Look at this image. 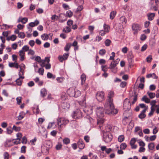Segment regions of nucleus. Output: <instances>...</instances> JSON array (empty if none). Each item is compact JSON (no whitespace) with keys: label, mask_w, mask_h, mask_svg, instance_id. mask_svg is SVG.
Listing matches in <instances>:
<instances>
[{"label":"nucleus","mask_w":159,"mask_h":159,"mask_svg":"<svg viewBox=\"0 0 159 159\" xmlns=\"http://www.w3.org/2000/svg\"><path fill=\"white\" fill-rule=\"evenodd\" d=\"M114 93L112 91H110L108 94V99L104 104L105 112L108 114H116L118 112L117 109L115 108L113 102Z\"/></svg>","instance_id":"f257e3e1"},{"label":"nucleus","mask_w":159,"mask_h":159,"mask_svg":"<svg viewBox=\"0 0 159 159\" xmlns=\"http://www.w3.org/2000/svg\"><path fill=\"white\" fill-rule=\"evenodd\" d=\"M104 109L102 107H98L96 110L97 115L98 117L97 119V123L98 125H100L102 124L104 122V119L103 116H104ZM101 128V126L99 125Z\"/></svg>","instance_id":"f03ea898"},{"label":"nucleus","mask_w":159,"mask_h":159,"mask_svg":"<svg viewBox=\"0 0 159 159\" xmlns=\"http://www.w3.org/2000/svg\"><path fill=\"white\" fill-rule=\"evenodd\" d=\"M57 120L58 128L59 129H61L69 122V120L64 118H60L57 119Z\"/></svg>","instance_id":"7ed1b4c3"},{"label":"nucleus","mask_w":159,"mask_h":159,"mask_svg":"<svg viewBox=\"0 0 159 159\" xmlns=\"http://www.w3.org/2000/svg\"><path fill=\"white\" fill-rule=\"evenodd\" d=\"M72 116L74 119H78L82 117V114L80 110L77 109L74 111Z\"/></svg>","instance_id":"20e7f679"},{"label":"nucleus","mask_w":159,"mask_h":159,"mask_svg":"<svg viewBox=\"0 0 159 159\" xmlns=\"http://www.w3.org/2000/svg\"><path fill=\"white\" fill-rule=\"evenodd\" d=\"M103 139L105 142L108 143L111 140L113 137L111 134L109 132L103 133Z\"/></svg>","instance_id":"39448f33"},{"label":"nucleus","mask_w":159,"mask_h":159,"mask_svg":"<svg viewBox=\"0 0 159 159\" xmlns=\"http://www.w3.org/2000/svg\"><path fill=\"white\" fill-rule=\"evenodd\" d=\"M123 108L125 111L129 110L131 108L130 101L127 98H126L124 101Z\"/></svg>","instance_id":"423d86ee"},{"label":"nucleus","mask_w":159,"mask_h":159,"mask_svg":"<svg viewBox=\"0 0 159 159\" xmlns=\"http://www.w3.org/2000/svg\"><path fill=\"white\" fill-rule=\"evenodd\" d=\"M97 99L99 102H102L104 99V93L103 92H98L96 95Z\"/></svg>","instance_id":"0eeeda50"},{"label":"nucleus","mask_w":159,"mask_h":159,"mask_svg":"<svg viewBox=\"0 0 159 159\" xmlns=\"http://www.w3.org/2000/svg\"><path fill=\"white\" fill-rule=\"evenodd\" d=\"M132 30L134 31V34H136L137 32L140 31L141 29V27L140 25L138 24H133L132 25Z\"/></svg>","instance_id":"6e6552de"},{"label":"nucleus","mask_w":159,"mask_h":159,"mask_svg":"<svg viewBox=\"0 0 159 159\" xmlns=\"http://www.w3.org/2000/svg\"><path fill=\"white\" fill-rule=\"evenodd\" d=\"M118 64V62L117 61H112L109 67H108L109 69H110L112 72H113V69H114L116 66Z\"/></svg>","instance_id":"1a4fd4ad"},{"label":"nucleus","mask_w":159,"mask_h":159,"mask_svg":"<svg viewBox=\"0 0 159 159\" xmlns=\"http://www.w3.org/2000/svg\"><path fill=\"white\" fill-rule=\"evenodd\" d=\"M77 143L78 146L80 149H82L84 148V144L82 139H80Z\"/></svg>","instance_id":"9d476101"},{"label":"nucleus","mask_w":159,"mask_h":159,"mask_svg":"<svg viewBox=\"0 0 159 159\" xmlns=\"http://www.w3.org/2000/svg\"><path fill=\"white\" fill-rule=\"evenodd\" d=\"M75 90L74 88H71L67 90V92L70 96V97H74V93H75Z\"/></svg>","instance_id":"9b49d317"},{"label":"nucleus","mask_w":159,"mask_h":159,"mask_svg":"<svg viewBox=\"0 0 159 159\" xmlns=\"http://www.w3.org/2000/svg\"><path fill=\"white\" fill-rule=\"evenodd\" d=\"M49 149L52 146V142L50 141H46L45 142L43 146Z\"/></svg>","instance_id":"f8f14e48"},{"label":"nucleus","mask_w":159,"mask_h":159,"mask_svg":"<svg viewBox=\"0 0 159 159\" xmlns=\"http://www.w3.org/2000/svg\"><path fill=\"white\" fill-rule=\"evenodd\" d=\"M19 56L20 57V61H23L24 59V57L25 56V52L24 51L20 50L19 52Z\"/></svg>","instance_id":"ddd939ff"},{"label":"nucleus","mask_w":159,"mask_h":159,"mask_svg":"<svg viewBox=\"0 0 159 159\" xmlns=\"http://www.w3.org/2000/svg\"><path fill=\"white\" fill-rule=\"evenodd\" d=\"M49 149L48 148L43 146L42 147V152L45 155L48 154L49 152Z\"/></svg>","instance_id":"4468645a"},{"label":"nucleus","mask_w":159,"mask_h":159,"mask_svg":"<svg viewBox=\"0 0 159 159\" xmlns=\"http://www.w3.org/2000/svg\"><path fill=\"white\" fill-rule=\"evenodd\" d=\"M39 24V21L38 20H36L34 22H31L29 24V25L31 27H34L37 25Z\"/></svg>","instance_id":"2eb2a0df"},{"label":"nucleus","mask_w":159,"mask_h":159,"mask_svg":"<svg viewBox=\"0 0 159 159\" xmlns=\"http://www.w3.org/2000/svg\"><path fill=\"white\" fill-rule=\"evenodd\" d=\"M61 106L63 109H67L70 107V105L67 102H64L63 103Z\"/></svg>","instance_id":"dca6fc26"},{"label":"nucleus","mask_w":159,"mask_h":159,"mask_svg":"<svg viewBox=\"0 0 159 159\" xmlns=\"http://www.w3.org/2000/svg\"><path fill=\"white\" fill-rule=\"evenodd\" d=\"M24 70H23L21 68V67H20V70L19 73V78H20L22 79H23L24 78V77L23 76H22V75H24Z\"/></svg>","instance_id":"f3484780"},{"label":"nucleus","mask_w":159,"mask_h":159,"mask_svg":"<svg viewBox=\"0 0 159 159\" xmlns=\"http://www.w3.org/2000/svg\"><path fill=\"white\" fill-rule=\"evenodd\" d=\"M81 84L83 85L86 79V75L84 74H83L81 75Z\"/></svg>","instance_id":"a211bd4d"},{"label":"nucleus","mask_w":159,"mask_h":159,"mask_svg":"<svg viewBox=\"0 0 159 159\" xmlns=\"http://www.w3.org/2000/svg\"><path fill=\"white\" fill-rule=\"evenodd\" d=\"M16 136L17 137L16 139L19 140V141L18 142H14V143L16 144L20 143V140L21 138L22 137V134L21 133H19L17 134Z\"/></svg>","instance_id":"6ab92c4d"},{"label":"nucleus","mask_w":159,"mask_h":159,"mask_svg":"<svg viewBox=\"0 0 159 159\" xmlns=\"http://www.w3.org/2000/svg\"><path fill=\"white\" fill-rule=\"evenodd\" d=\"M148 20H152L154 18L155 16L154 13H151L147 15Z\"/></svg>","instance_id":"aec40b11"},{"label":"nucleus","mask_w":159,"mask_h":159,"mask_svg":"<svg viewBox=\"0 0 159 159\" xmlns=\"http://www.w3.org/2000/svg\"><path fill=\"white\" fill-rule=\"evenodd\" d=\"M40 93L41 96L43 97L46 96L47 94L46 90V89L44 88H43L41 89Z\"/></svg>","instance_id":"412c9836"},{"label":"nucleus","mask_w":159,"mask_h":159,"mask_svg":"<svg viewBox=\"0 0 159 159\" xmlns=\"http://www.w3.org/2000/svg\"><path fill=\"white\" fill-rule=\"evenodd\" d=\"M25 115V113L23 111L20 112V113L19 115L18 116L17 120H21L22 119H23L24 118Z\"/></svg>","instance_id":"4be33fe9"},{"label":"nucleus","mask_w":159,"mask_h":159,"mask_svg":"<svg viewBox=\"0 0 159 159\" xmlns=\"http://www.w3.org/2000/svg\"><path fill=\"white\" fill-rule=\"evenodd\" d=\"M103 27L105 32L107 33L109 32L110 30V27L109 26L106 24H104L103 25Z\"/></svg>","instance_id":"5701e85b"},{"label":"nucleus","mask_w":159,"mask_h":159,"mask_svg":"<svg viewBox=\"0 0 159 159\" xmlns=\"http://www.w3.org/2000/svg\"><path fill=\"white\" fill-rule=\"evenodd\" d=\"M116 13V12L115 11H111L110 15V18L111 20L113 19L115 17Z\"/></svg>","instance_id":"b1692460"},{"label":"nucleus","mask_w":159,"mask_h":159,"mask_svg":"<svg viewBox=\"0 0 159 159\" xmlns=\"http://www.w3.org/2000/svg\"><path fill=\"white\" fill-rule=\"evenodd\" d=\"M48 35L46 34H44L41 35V38L43 40H48Z\"/></svg>","instance_id":"393cba45"},{"label":"nucleus","mask_w":159,"mask_h":159,"mask_svg":"<svg viewBox=\"0 0 159 159\" xmlns=\"http://www.w3.org/2000/svg\"><path fill=\"white\" fill-rule=\"evenodd\" d=\"M147 94H148V95L149 98L152 99L154 98L156 96L155 93H154L150 92H147Z\"/></svg>","instance_id":"a878e982"},{"label":"nucleus","mask_w":159,"mask_h":159,"mask_svg":"<svg viewBox=\"0 0 159 159\" xmlns=\"http://www.w3.org/2000/svg\"><path fill=\"white\" fill-rule=\"evenodd\" d=\"M74 97L75 98H77L81 95V92L79 90L77 89H76L75 90V93H74Z\"/></svg>","instance_id":"bb28decb"},{"label":"nucleus","mask_w":159,"mask_h":159,"mask_svg":"<svg viewBox=\"0 0 159 159\" xmlns=\"http://www.w3.org/2000/svg\"><path fill=\"white\" fill-rule=\"evenodd\" d=\"M142 100L144 101L146 103H149L150 102V99L147 98L146 96H144L142 98Z\"/></svg>","instance_id":"cd10ccee"},{"label":"nucleus","mask_w":159,"mask_h":159,"mask_svg":"<svg viewBox=\"0 0 159 159\" xmlns=\"http://www.w3.org/2000/svg\"><path fill=\"white\" fill-rule=\"evenodd\" d=\"M73 12L70 10H69L66 11V16L70 17L73 16Z\"/></svg>","instance_id":"c85d7f7f"},{"label":"nucleus","mask_w":159,"mask_h":159,"mask_svg":"<svg viewBox=\"0 0 159 159\" xmlns=\"http://www.w3.org/2000/svg\"><path fill=\"white\" fill-rule=\"evenodd\" d=\"M71 44L70 43H67L66 44V47H65L64 50L66 51H68L71 46Z\"/></svg>","instance_id":"c756f323"},{"label":"nucleus","mask_w":159,"mask_h":159,"mask_svg":"<svg viewBox=\"0 0 159 159\" xmlns=\"http://www.w3.org/2000/svg\"><path fill=\"white\" fill-rule=\"evenodd\" d=\"M120 20L122 23L125 24L126 23V19L124 16H122L120 18Z\"/></svg>","instance_id":"7c9ffc66"},{"label":"nucleus","mask_w":159,"mask_h":159,"mask_svg":"<svg viewBox=\"0 0 159 159\" xmlns=\"http://www.w3.org/2000/svg\"><path fill=\"white\" fill-rule=\"evenodd\" d=\"M47 77L48 78H52L54 79L55 78V75H53L50 72H48L47 74Z\"/></svg>","instance_id":"2f4dec72"},{"label":"nucleus","mask_w":159,"mask_h":159,"mask_svg":"<svg viewBox=\"0 0 159 159\" xmlns=\"http://www.w3.org/2000/svg\"><path fill=\"white\" fill-rule=\"evenodd\" d=\"M153 76H155V79H157L158 78L156 74L154 73L148 74L146 75V77L147 78H149L150 77H153Z\"/></svg>","instance_id":"473e14b6"},{"label":"nucleus","mask_w":159,"mask_h":159,"mask_svg":"<svg viewBox=\"0 0 159 159\" xmlns=\"http://www.w3.org/2000/svg\"><path fill=\"white\" fill-rule=\"evenodd\" d=\"M127 147V145L125 143H122L120 145V148L121 149H125Z\"/></svg>","instance_id":"72a5a7b5"},{"label":"nucleus","mask_w":159,"mask_h":159,"mask_svg":"<svg viewBox=\"0 0 159 159\" xmlns=\"http://www.w3.org/2000/svg\"><path fill=\"white\" fill-rule=\"evenodd\" d=\"M125 137L123 135H120L118 137V141L120 143L123 141Z\"/></svg>","instance_id":"f704fd0d"},{"label":"nucleus","mask_w":159,"mask_h":159,"mask_svg":"<svg viewBox=\"0 0 159 159\" xmlns=\"http://www.w3.org/2000/svg\"><path fill=\"white\" fill-rule=\"evenodd\" d=\"M18 37L21 39H24L25 37V34L23 32H20L18 35Z\"/></svg>","instance_id":"c9c22d12"},{"label":"nucleus","mask_w":159,"mask_h":159,"mask_svg":"<svg viewBox=\"0 0 159 159\" xmlns=\"http://www.w3.org/2000/svg\"><path fill=\"white\" fill-rule=\"evenodd\" d=\"M111 42V41L109 39H107L105 41V45L106 46H109Z\"/></svg>","instance_id":"e433bc0d"},{"label":"nucleus","mask_w":159,"mask_h":159,"mask_svg":"<svg viewBox=\"0 0 159 159\" xmlns=\"http://www.w3.org/2000/svg\"><path fill=\"white\" fill-rule=\"evenodd\" d=\"M148 147L150 150H153L154 148V143H149L148 145Z\"/></svg>","instance_id":"4c0bfd02"},{"label":"nucleus","mask_w":159,"mask_h":159,"mask_svg":"<svg viewBox=\"0 0 159 159\" xmlns=\"http://www.w3.org/2000/svg\"><path fill=\"white\" fill-rule=\"evenodd\" d=\"M20 79H21V78H19L17 79L16 80V84L18 85H19V86L21 85L22 84V80H20Z\"/></svg>","instance_id":"58836bf2"},{"label":"nucleus","mask_w":159,"mask_h":159,"mask_svg":"<svg viewBox=\"0 0 159 159\" xmlns=\"http://www.w3.org/2000/svg\"><path fill=\"white\" fill-rule=\"evenodd\" d=\"M63 32L66 33H68L70 32L71 31V29L70 27H66V29L65 28H64L63 29Z\"/></svg>","instance_id":"ea45409f"},{"label":"nucleus","mask_w":159,"mask_h":159,"mask_svg":"<svg viewBox=\"0 0 159 159\" xmlns=\"http://www.w3.org/2000/svg\"><path fill=\"white\" fill-rule=\"evenodd\" d=\"M29 47L27 45L24 46L22 48L21 50L24 51V52L27 51L29 50Z\"/></svg>","instance_id":"a19ab883"},{"label":"nucleus","mask_w":159,"mask_h":159,"mask_svg":"<svg viewBox=\"0 0 159 159\" xmlns=\"http://www.w3.org/2000/svg\"><path fill=\"white\" fill-rule=\"evenodd\" d=\"M133 97V101L132 102V104H134L137 100V96L136 95H135Z\"/></svg>","instance_id":"79ce46f5"},{"label":"nucleus","mask_w":159,"mask_h":159,"mask_svg":"<svg viewBox=\"0 0 159 159\" xmlns=\"http://www.w3.org/2000/svg\"><path fill=\"white\" fill-rule=\"evenodd\" d=\"M106 52V51L104 49H102L99 51V54L101 56L104 55Z\"/></svg>","instance_id":"37998d69"},{"label":"nucleus","mask_w":159,"mask_h":159,"mask_svg":"<svg viewBox=\"0 0 159 159\" xmlns=\"http://www.w3.org/2000/svg\"><path fill=\"white\" fill-rule=\"evenodd\" d=\"M63 142L65 144H68L70 143V139L67 138H65L63 140Z\"/></svg>","instance_id":"c03bdc74"},{"label":"nucleus","mask_w":159,"mask_h":159,"mask_svg":"<svg viewBox=\"0 0 159 159\" xmlns=\"http://www.w3.org/2000/svg\"><path fill=\"white\" fill-rule=\"evenodd\" d=\"M44 71V69L42 68H39V69L38 72L40 75H43Z\"/></svg>","instance_id":"a18cd8bd"},{"label":"nucleus","mask_w":159,"mask_h":159,"mask_svg":"<svg viewBox=\"0 0 159 159\" xmlns=\"http://www.w3.org/2000/svg\"><path fill=\"white\" fill-rule=\"evenodd\" d=\"M63 7L66 10H67L70 9V7L69 6L66 4H63L62 5Z\"/></svg>","instance_id":"49530a36"},{"label":"nucleus","mask_w":159,"mask_h":159,"mask_svg":"<svg viewBox=\"0 0 159 159\" xmlns=\"http://www.w3.org/2000/svg\"><path fill=\"white\" fill-rule=\"evenodd\" d=\"M152 60V57L151 55H149L146 59V61L148 62H150Z\"/></svg>","instance_id":"de8ad7c7"},{"label":"nucleus","mask_w":159,"mask_h":159,"mask_svg":"<svg viewBox=\"0 0 159 159\" xmlns=\"http://www.w3.org/2000/svg\"><path fill=\"white\" fill-rule=\"evenodd\" d=\"M156 86L154 84L151 85L149 86V89L151 91H153L156 89Z\"/></svg>","instance_id":"09e8293b"},{"label":"nucleus","mask_w":159,"mask_h":159,"mask_svg":"<svg viewBox=\"0 0 159 159\" xmlns=\"http://www.w3.org/2000/svg\"><path fill=\"white\" fill-rule=\"evenodd\" d=\"M13 129L11 127H8L7 128V132L8 134H11L12 132Z\"/></svg>","instance_id":"8fccbe9b"},{"label":"nucleus","mask_w":159,"mask_h":159,"mask_svg":"<svg viewBox=\"0 0 159 159\" xmlns=\"http://www.w3.org/2000/svg\"><path fill=\"white\" fill-rule=\"evenodd\" d=\"M51 19L53 20H57L58 19V17L56 15H54L52 16Z\"/></svg>","instance_id":"3c124183"},{"label":"nucleus","mask_w":159,"mask_h":159,"mask_svg":"<svg viewBox=\"0 0 159 159\" xmlns=\"http://www.w3.org/2000/svg\"><path fill=\"white\" fill-rule=\"evenodd\" d=\"M63 77H57L56 79L57 82L59 83H62L63 81Z\"/></svg>","instance_id":"603ef678"},{"label":"nucleus","mask_w":159,"mask_h":159,"mask_svg":"<svg viewBox=\"0 0 159 159\" xmlns=\"http://www.w3.org/2000/svg\"><path fill=\"white\" fill-rule=\"evenodd\" d=\"M73 23V21L71 20H68L67 22V25L70 26H71L72 25Z\"/></svg>","instance_id":"864d4df0"},{"label":"nucleus","mask_w":159,"mask_h":159,"mask_svg":"<svg viewBox=\"0 0 159 159\" xmlns=\"http://www.w3.org/2000/svg\"><path fill=\"white\" fill-rule=\"evenodd\" d=\"M27 18L26 17L22 18L21 22L23 24H25L27 22Z\"/></svg>","instance_id":"5fc2aeb1"},{"label":"nucleus","mask_w":159,"mask_h":159,"mask_svg":"<svg viewBox=\"0 0 159 159\" xmlns=\"http://www.w3.org/2000/svg\"><path fill=\"white\" fill-rule=\"evenodd\" d=\"M26 148V146H23L21 148V153H25L26 152V151H25Z\"/></svg>","instance_id":"6e6d98bb"},{"label":"nucleus","mask_w":159,"mask_h":159,"mask_svg":"<svg viewBox=\"0 0 159 159\" xmlns=\"http://www.w3.org/2000/svg\"><path fill=\"white\" fill-rule=\"evenodd\" d=\"M29 44L31 47H33L35 44V42L34 40H31L29 42Z\"/></svg>","instance_id":"4d7b16f0"},{"label":"nucleus","mask_w":159,"mask_h":159,"mask_svg":"<svg viewBox=\"0 0 159 159\" xmlns=\"http://www.w3.org/2000/svg\"><path fill=\"white\" fill-rule=\"evenodd\" d=\"M4 159H8L9 154L7 152H5L4 154Z\"/></svg>","instance_id":"13d9d810"},{"label":"nucleus","mask_w":159,"mask_h":159,"mask_svg":"<svg viewBox=\"0 0 159 159\" xmlns=\"http://www.w3.org/2000/svg\"><path fill=\"white\" fill-rule=\"evenodd\" d=\"M16 100L17 101V104H20L21 102V98L20 97H17L16 98Z\"/></svg>","instance_id":"bf43d9fd"},{"label":"nucleus","mask_w":159,"mask_h":159,"mask_svg":"<svg viewBox=\"0 0 159 159\" xmlns=\"http://www.w3.org/2000/svg\"><path fill=\"white\" fill-rule=\"evenodd\" d=\"M135 139L134 138L132 139L130 142V145H133V144H134L135 142Z\"/></svg>","instance_id":"052dcab7"},{"label":"nucleus","mask_w":159,"mask_h":159,"mask_svg":"<svg viewBox=\"0 0 159 159\" xmlns=\"http://www.w3.org/2000/svg\"><path fill=\"white\" fill-rule=\"evenodd\" d=\"M12 129L16 131H19L20 130V127H17L14 125L13 126Z\"/></svg>","instance_id":"680f3d73"},{"label":"nucleus","mask_w":159,"mask_h":159,"mask_svg":"<svg viewBox=\"0 0 159 159\" xmlns=\"http://www.w3.org/2000/svg\"><path fill=\"white\" fill-rule=\"evenodd\" d=\"M107 33L103 30H101L99 31V34L102 36H104Z\"/></svg>","instance_id":"e2e57ef3"},{"label":"nucleus","mask_w":159,"mask_h":159,"mask_svg":"<svg viewBox=\"0 0 159 159\" xmlns=\"http://www.w3.org/2000/svg\"><path fill=\"white\" fill-rule=\"evenodd\" d=\"M150 24V22L149 21H146L144 23V26L146 28H147L149 26V25Z\"/></svg>","instance_id":"0e129e2a"},{"label":"nucleus","mask_w":159,"mask_h":159,"mask_svg":"<svg viewBox=\"0 0 159 159\" xmlns=\"http://www.w3.org/2000/svg\"><path fill=\"white\" fill-rule=\"evenodd\" d=\"M35 60L39 63H40L42 60L41 57L39 56L36 57L35 58Z\"/></svg>","instance_id":"69168bd1"},{"label":"nucleus","mask_w":159,"mask_h":159,"mask_svg":"<svg viewBox=\"0 0 159 159\" xmlns=\"http://www.w3.org/2000/svg\"><path fill=\"white\" fill-rule=\"evenodd\" d=\"M83 9V7L82 5L79 6L77 9V11H81Z\"/></svg>","instance_id":"338daca9"},{"label":"nucleus","mask_w":159,"mask_h":159,"mask_svg":"<svg viewBox=\"0 0 159 159\" xmlns=\"http://www.w3.org/2000/svg\"><path fill=\"white\" fill-rule=\"evenodd\" d=\"M27 139L25 136L22 139V143L23 144H25L27 143Z\"/></svg>","instance_id":"774afa93"}]
</instances>
